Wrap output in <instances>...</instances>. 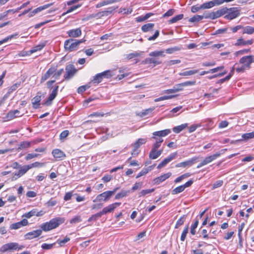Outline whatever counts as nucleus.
Segmentation results:
<instances>
[{
    "label": "nucleus",
    "instance_id": "1",
    "mask_svg": "<svg viewBox=\"0 0 254 254\" xmlns=\"http://www.w3.org/2000/svg\"><path fill=\"white\" fill-rule=\"evenodd\" d=\"M64 221V219L62 217H56L51 219L50 221L42 224L40 225L41 229L47 232L51 230L55 229Z\"/></svg>",
    "mask_w": 254,
    "mask_h": 254
},
{
    "label": "nucleus",
    "instance_id": "2",
    "mask_svg": "<svg viewBox=\"0 0 254 254\" xmlns=\"http://www.w3.org/2000/svg\"><path fill=\"white\" fill-rule=\"evenodd\" d=\"M84 40H76L70 39L65 41L64 43V47L65 51L68 52H72L77 49L80 44L84 42Z\"/></svg>",
    "mask_w": 254,
    "mask_h": 254
},
{
    "label": "nucleus",
    "instance_id": "3",
    "mask_svg": "<svg viewBox=\"0 0 254 254\" xmlns=\"http://www.w3.org/2000/svg\"><path fill=\"white\" fill-rule=\"evenodd\" d=\"M24 248V245H20L16 242H11L3 245L0 248V252L4 253L9 251H20Z\"/></svg>",
    "mask_w": 254,
    "mask_h": 254
},
{
    "label": "nucleus",
    "instance_id": "4",
    "mask_svg": "<svg viewBox=\"0 0 254 254\" xmlns=\"http://www.w3.org/2000/svg\"><path fill=\"white\" fill-rule=\"evenodd\" d=\"M227 11L224 16V18L228 20H233L240 15L241 8L239 7L227 8Z\"/></svg>",
    "mask_w": 254,
    "mask_h": 254
},
{
    "label": "nucleus",
    "instance_id": "5",
    "mask_svg": "<svg viewBox=\"0 0 254 254\" xmlns=\"http://www.w3.org/2000/svg\"><path fill=\"white\" fill-rule=\"evenodd\" d=\"M112 75L111 71L107 70L96 74L93 76V79L91 82L94 83L98 84L102 81L103 78H109L112 77Z\"/></svg>",
    "mask_w": 254,
    "mask_h": 254
},
{
    "label": "nucleus",
    "instance_id": "6",
    "mask_svg": "<svg viewBox=\"0 0 254 254\" xmlns=\"http://www.w3.org/2000/svg\"><path fill=\"white\" fill-rule=\"evenodd\" d=\"M227 7H223L216 11H213L208 13L207 15L204 16V17L205 18L215 19L225 14L227 11Z\"/></svg>",
    "mask_w": 254,
    "mask_h": 254
},
{
    "label": "nucleus",
    "instance_id": "7",
    "mask_svg": "<svg viewBox=\"0 0 254 254\" xmlns=\"http://www.w3.org/2000/svg\"><path fill=\"white\" fill-rule=\"evenodd\" d=\"M65 73L64 77L65 80H69L71 79L77 72V69L75 68L74 65L68 64L65 68Z\"/></svg>",
    "mask_w": 254,
    "mask_h": 254
},
{
    "label": "nucleus",
    "instance_id": "8",
    "mask_svg": "<svg viewBox=\"0 0 254 254\" xmlns=\"http://www.w3.org/2000/svg\"><path fill=\"white\" fill-rule=\"evenodd\" d=\"M221 155V153L219 152H216V153L207 156L204 158L197 166V168H200L201 167L206 165L211 162H212L213 161L216 159L217 158H218Z\"/></svg>",
    "mask_w": 254,
    "mask_h": 254
},
{
    "label": "nucleus",
    "instance_id": "9",
    "mask_svg": "<svg viewBox=\"0 0 254 254\" xmlns=\"http://www.w3.org/2000/svg\"><path fill=\"white\" fill-rule=\"evenodd\" d=\"M192 183H193V181L191 180H190L189 181H188L187 182H186L185 184L175 188L174 189H173L172 190L171 193L172 194H174V195L177 194L179 193H181V192H183L185 190L186 188L191 186V185L192 184Z\"/></svg>",
    "mask_w": 254,
    "mask_h": 254
},
{
    "label": "nucleus",
    "instance_id": "10",
    "mask_svg": "<svg viewBox=\"0 0 254 254\" xmlns=\"http://www.w3.org/2000/svg\"><path fill=\"white\" fill-rule=\"evenodd\" d=\"M198 157H193L190 159L186 160L184 162H182L179 163H178L176 165V168H186L189 167L193 165L194 163L197 162V160Z\"/></svg>",
    "mask_w": 254,
    "mask_h": 254
},
{
    "label": "nucleus",
    "instance_id": "11",
    "mask_svg": "<svg viewBox=\"0 0 254 254\" xmlns=\"http://www.w3.org/2000/svg\"><path fill=\"white\" fill-rule=\"evenodd\" d=\"M178 153L177 152H174L170 154L167 158L162 160L158 165L157 168L161 169L165 166L172 160L175 159L177 156Z\"/></svg>",
    "mask_w": 254,
    "mask_h": 254
},
{
    "label": "nucleus",
    "instance_id": "12",
    "mask_svg": "<svg viewBox=\"0 0 254 254\" xmlns=\"http://www.w3.org/2000/svg\"><path fill=\"white\" fill-rule=\"evenodd\" d=\"M112 196V192H109V190L106 191L102 193L98 194L96 198L93 200V202L97 201H107Z\"/></svg>",
    "mask_w": 254,
    "mask_h": 254
},
{
    "label": "nucleus",
    "instance_id": "13",
    "mask_svg": "<svg viewBox=\"0 0 254 254\" xmlns=\"http://www.w3.org/2000/svg\"><path fill=\"white\" fill-rule=\"evenodd\" d=\"M121 204V202H115L109 205L108 206L104 207L101 212L103 215L106 214L108 213H111L114 211V210Z\"/></svg>",
    "mask_w": 254,
    "mask_h": 254
},
{
    "label": "nucleus",
    "instance_id": "14",
    "mask_svg": "<svg viewBox=\"0 0 254 254\" xmlns=\"http://www.w3.org/2000/svg\"><path fill=\"white\" fill-rule=\"evenodd\" d=\"M59 89V86L57 85L55 87L52 91V93L49 95V96L47 101L44 103V105L49 106L52 104L53 100L56 97L58 94V91Z\"/></svg>",
    "mask_w": 254,
    "mask_h": 254
},
{
    "label": "nucleus",
    "instance_id": "15",
    "mask_svg": "<svg viewBox=\"0 0 254 254\" xmlns=\"http://www.w3.org/2000/svg\"><path fill=\"white\" fill-rule=\"evenodd\" d=\"M142 63L144 64L153 65V66H155L156 65L161 64V61H159L158 58L151 57L146 58L142 61Z\"/></svg>",
    "mask_w": 254,
    "mask_h": 254
},
{
    "label": "nucleus",
    "instance_id": "16",
    "mask_svg": "<svg viewBox=\"0 0 254 254\" xmlns=\"http://www.w3.org/2000/svg\"><path fill=\"white\" fill-rule=\"evenodd\" d=\"M252 56H244L241 58L239 61L241 64H243L248 69L251 67V64L253 63Z\"/></svg>",
    "mask_w": 254,
    "mask_h": 254
},
{
    "label": "nucleus",
    "instance_id": "17",
    "mask_svg": "<svg viewBox=\"0 0 254 254\" xmlns=\"http://www.w3.org/2000/svg\"><path fill=\"white\" fill-rule=\"evenodd\" d=\"M146 141V138H140L138 139L133 144L134 149L133 152L132 153V155H137L138 154L137 149L140 147V145L145 144Z\"/></svg>",
    "mask_w": 254,
    "mask_h": 254
},
{
    "label": "nucleus",
    "instance_id": "18",
    "mask_svg": "<svg viewBox=\"0 0 254 254\" xmlns=\"http://www.w3.org/2000/svg\"><path fill=\"white\" fill-rule=\"evenodd\" d=\"M42 230L41 229L34 230L26 234L24 236V237L26 239H32L40 236L42 234Z\"/></svg>",
    "mask_w": 254,
    "mask_h": 254
},
{
    "label": "nucleus",
    "instance_id": "19",
    "mask_svg": "<svg viewBox=\"0 0 254 254\" xmlns=\"http://www.w3.org/2000/svg\"><path fill=\"white\" fill-rule=\"evenodd\" d=\"M55 71V67H51L48 69L46 72L41 77V83L44 82L45 81L49 79L51 76L54 77Z\"/></svg>",
    "mask_w": 254,
    "mask_h": 254
},
{
    "label": "nucleus",
    "instance_id": "20",
    "mask_svg": "<svg viewBox=\"0 0 254 254\" xmlns=\"http://www.w3.org/2000/svg\"><path fill=\"white\" fill-rule=\"evenodd\" d=\"M163 149H155L151 148L149 153V158L152 160L156 159L161 155Z\"/></svg>",
    "mask_w": 254,
    "mask_h": 254
},
{
    "label": "nucleus",
    "instance_id": "21",
    "mask_svg": "<svg viewBox=\"0 0 254 254\" xmlns=\"http://www.w3.org/2000/svg\"><path fill=\"white\" fill-rule=\"evenodd\" d=\"M254 43L253 39L245 40L242 37L237 39L236 43L234 44L235 46H246L251 45Z\"/></svg>",
    "mask_w": 254,
    "mask_h": 254
},
{
    "label": "nucleus",
    "instance_id": "22",
    "mask_svg": "<svg viewBox=\"0 0 254 254\" xmlns=\"http://www.w3.org/2000/svg\"><path fill=\"white\" fill-rule=\"evenodd\" d=\"M172 175L170 172L164 174L158 177L155 178L153 180L154 183L158 185L168 179Z\"/></svg>",
    "mask_w": 254,
    "mask_h": 254
},
{
    "label": "nucleus",
    "instance_id": "23",
    "mask_svg": "<svg viewBox=\"0 0 254 254\" xmlns=\"http://www.w3.org/2000/svg\"><path fill=\"white\" fill-rule=\"evenodd\" d=\"M67 33L70 37L76 38L78 37L81 35V30L80 28L72 29L68 31Z\"/></svg>",
    "mask_w": 254,
    "mask_h": 254
},
{
    "label": "nucleus",
    "instance_id": "24",
    "mask_svg": "<svg viewBox=\"0 0 254 254\" xmlns=\"http://www.w3.org/2000/svg\"><path fill=\"white\" fill-rule=\"evenodd\" d=\"M52 154L53 156L58 159H63L65 155L64 152L59 149H55L53 150Z\"/></svg>",
    "mask_w": 254,
    "mask_h": 254
},
{
    "label": "nucleus",
    "instance_id": "25",
    "mask_svg": "<svg viewBox=\"0 0 254 254\" xmlns=\"http://www.w3.org/2000/svg\"><path fill=\"white\" fill-rule=\"evenodd\" d=\"M171 131L170 129H166L160 131H154L152 133V135H157L158 137L162 138L168 135L171 133Z\"/></svg>",
    "mask_w": 254,
    "mask_h": 254
},
{
    "label": "nucleus",
    "instance_id": "26",
    "mask_svg": "<svg viewBox=\"0 0 254 254\" xmlns=\"http://www.w3.org/2000/svg\"><path fill=\"white\" fill-rule=\"evenodd\" d=\"M41 100V95H36L32 99V103L33 108L36 109L40 107Z\"/></svg>",
    "mask_w": 254,
    "mask_h": 254
},
{
    "label": "nucleus",
    "instance_id": "27",
    "mask_svg": "<svg viewBox=\"0 0 254 254\" xmlns=\"http://www.w3.org/2000/svg\"><path fill=\"white\" fill-rule=\"evenodd\" d=\"M19 113V111L18 110L10 111L7 113L6 116L4 117V119L6 121L12 120L13 119L17 118V117L15 115V113Z\"/></svg>",
    "mask_w": 254,
    "mask_h": 254
},
{
    "label": "nucleus",
    "instance_id": "28",
    "mask_svg": "<svg viewBox=\"0 0 254 254\" xmlns=\"http://www.w3.org/2000/svg\"><path fill=\"white\" fill-rule=\"evenodd\" d=\"M254 138V131L244 133L242 135V139L238 140L236 141H247L250 139Z\"/></svg>",
    "mask_w": 254,
    "mask_h": 254
},
{
    "label": "nucleus",
    "instance_id": "29",
    "mask_svg": "<svg viewBox=\"0 0 254 254\" xmlns=\"http://www.w3.org/2000/svg\"><path fill=\"white\" fill-rule=\"evenodd\" d=\"M149 56L151 57L158 58L159 57H164L165 55L164 54V50H160L151 52L149 54Z\"/></svg>",
    "mask_w": 254,
    "mask_h": 254
},
{
    "label": "nucleus",
    "instance_id": "30",
    "mask_svg": "<svg viewBox=\"0 0 254 254\" xmlns=\"http://www.w3.org/2000/svg\"><path fill=\"white\" fill-rule=\"evenodd\" d=\"M29 170L28 165H24L21 167L18 172L15 173V176L20 177L26 173Z\"/></svg>",
    "mask_w": 254,
    "mask_h": 254
},
{
    "label": "nucleus",
    "instance_id": "31",
    "mask_svg": "<svg viewBox=\"0 0 254 254\" xmlns=\"http://www.w3.org/2000/svg\"><path fill=\"white\" fill-rule=\"evenodd\" d=\"M188 126L187 123L182 124L181 125L175 127L173 128V131L176 133H179Z\"/></svg>",
    "mask_w": 254,
    "mask_h": 254
},
{
    "label": "nucleus",
    "instance_id": "32",
    "mask_svg": "<svg viewBox=\"0 0 254 254\" xmlns=\"http://www.w3.org/2000/svg\"><path fill=\"white\" fill-rule=\"evenodd\" d=\"M119 0H105L102 2L97 3L96 5V8H100L104 5H106L109 4H112L118 1Z\"/></svg>",
    "mask_w": 254,
    "mask_h": 254
},
{
    "label": "nucleus",
    "instance_id": "33",
    "mask_svg": "<svg viewBox=\"0 0 254 254\" xmlns=\"http://www.w3.org/2000/svg\"><path fill=\"white\" fill-rule=\"evenodd\" d=\"M235 70L238 73L244 72L248 69L243 64H241L240 62L235 64Z\"/></svg>",
    "mask_w": 254,
    "mask_h": 254
},
{
    "label": "nucleus",
    "instance_id": "34",
    "mask_svg": "<svg viewBox=\"0 0 254 254\" xmlns=\"http://www.w3.org/2000/svg\"><path fill=\"white\" fill-rule=\"evenodd\" d=\"M154 26V23H149L143 25L141 27V30L144 32L151 31L153 29V28Z\"/></svg>",
    "mask_w": 254,
    "mask_h": 254
},
{
    "label": "nucleus",
    "instance_id": "35",
    "mask_svg": "<svg viewBox=\"0 0 254 254\" xmlns=\"http://www.w3.org/2000/svg\"><path fill=\"white\" fill-rule=\"evenodd\" d=\"M154 109H155V107L145 109L144 110H143L142 111L140 112L138 115L140 117H143L145 116H147V115L152 114V113L154 110Z\"/></svg>",
    "mask_w": 254,
    "mask_h": 254
},
{
    "label": "nucleus",
    "instance_id": "36",
    "mask_svg": "<svg viewBox=\"0 0 254 254\" xmlns=\"http://www.w3.org/2000/svg\"><path fill=\"white\" fill-rule=\"evenodd\" d=\"M129 193H130L129 190H122L121 192L118 193L116 195L115 198L116 199H119L123 198L124 197H126V196H127Z\"/></svg>",
    "mask_w": 254,
    "mask_h": 254
},
{
    "label": "nucleus",
    "instance_id": "37",
    "mask_svg": "<svg viewBox=\"0 0 254 254\" xmlns=\"http://www.w3.org/2000/svg\"><path fill=\"white\" fill-rule=\"evenodd\" d=\"M198 69H193V70H190L185 71L179 73V75L181 76H191L192 75H193L198 72Z\"/></svg>",
    "mask_w": 254,
    "mask_h": 254
},
{
    "label": "nucleus",
    "instance_id": "38",
    "mask_svg": "<svg viewBox=\"0 0 254 254\" xmlns=\"http://www.w3.org/2000/svg\"><path fill=\"white\" fill-rule=\"evenodd\" d=\"M243 32L244 34H252L254 33V27L250 26H247L243 27Z\"/></svg>",
    "mask_w": 254,
    "mask_h": 254
},
{
    "label": "nucleus",
    "instance_id": "39",
    "mask_svg": "<svg viewBox=\"0 0 254 254\" xmlns=\"http://www.w3.org/2000/svg\"><path fill=\"white\" fill-rule=\"evenodd\" d=\"M18 35V34L17 33H15L14 34L9 35V36H7V37H5V38L2 39V40L0 41V45H2V44H3L4 43L7 42L9 40H11L13 38H17Z\"/></svg>",
    "mask_w": 254,
    "mask_h": 254
},
{
    "label": "nucleus",
    "instance_id": "40",
    "mask_svg": "<svg viewBox=\"0 0 254 254\" xmlns=\"http://www.w3.org/2000/svg\"><path fill=\"white\" fill-rule=\"evenodd\" d=\"M53 5L52 3H48L45 5H44L43 6H39L35 9H34V12L36 13V14L38 13V12H40V11L46 9L51 6Z\"/></svg>",
    "mask_w": 254,
    "mask_h": 254
},
{
    "label": "nucleus",
    "instance_id": "41",
    "mask_svg": "<svg viewBox=\"0 0 254 254\" xmlns=\"http://www.w3.org/2000/svg\"><path fill=\"white\" fill-rule=\"evenodd\" d=\"M184 17V14H180L179 15H177L174 17L172 18L169 21V23L172 24L177 22V21L182 19Z\"/></svg>",
    "mask_w": 254,
    "mask_h": 254
},
{
    "label": "nucleus",
    "instance_id": "42",
    "mask_svg": "<svg viewBox=\"0 0 254 254\" xmlns=\"http://www.w3.org/2000/svg\"><path fill=\"white\" fill-rule=\"evenodd\" d=\"M46 163H40L39 162H35L31 164L27 165L29 170L32 168H41L45 166Z\"/></svg>",
    "mask_w": 254,
    "mask_h": 254
},
{
    "label": "nucleus",
    "instance_id": "43",
    "mask_svg": "<svg viewBox=\"0 0 254 254\" xmlns=\"http://www.w3.org/2000/svg\"><path fill=\"white\" fill-rule=\"evenodd\" d=\"M117 8V7H115L114 6L108 7L107 10L101 11L102 15H103V16H108L109 14H111L113 11H114Z\"/></svg>",
    "mask_w": 254,
    "mask_h": 254
},
{
    "label": "nucleus",
    "instance_id": "44",
    "mask_svg": "<svg viewBox=\"0 0 254 254\" xmlns=\"http://www.w3.org/2000/svg\"><path fill=\"white\" fill-rule=\"evenodd\" d=\"M82 5L81 4H77L76 5H73L72 6H71L70 7H69L67 10L66 12H64L63 14H62V16H64L67 13H69L70 12H72L73 11L76 10V9L79 8L80 7H81Z\"/></svg>",
    "mask_w": 254,
    "mask_h": 254
},
{
    "label": "nucleus",
    "instance_id": "45",
    "mask_svg": "<svg viewBox=\"0 0 254 254\" xmlns=\"http://www.w3.org/2000/svg\"><path fill=\"white\" fill-rule=\"evenodd\" d=\"M199 221L198 219L195 220L193 224L190 227V232L191 234L194 235L196 233L195 229L197 228Z\"/></svg>",
    "mask_w": 254,
    "mask_h": 254
},
{
    "label": "nucleus",
    "instance_id": "46",
    "mask_svg": "<svg viewBox=\"0 0 254 254\" xmlns=\"http://www.w3.org/2000/svg\"><path fill=\"white\" fill-rule=\"evenodd\" d=\"M102 216V214L101 211L92 215L90 217H89L88 219V222H91L92 221H96L98 218H100Z\"/></svg>",
    "mask_w": 254,
    "mask_h": 254
},
{
    "label": "nucleus",
    "instance_id": "47",
    "mask_svg": "<svg viewBox=\"0 0 254 254\" xmlns=\"http://www.w3.org/2000/svg\"><path fill=\"white\" fill-rule=\"evenodd\" d=\"M204 16L202 15H196L191 17L189 19V21L191 22H198L203 18Z\"/></svg>",
    "mask_w": 254,
    "mask_h": 254
},
{
    "label": "nucleus",
    "instance_id": "48",
    "mask_svg": "<svg viewBox=\"0 0 254 254\" xmlns=\"http://www.w3.org/2000/svg\"><path fill=\"white\" fill-rule=\"evenodd\" d=\"M213 6H214V4L213 0L205 2L201 4V7H202V9L210 8Z\"/></svg>",
    "mask_w": 254,
    "mask_h": 254
},
{
    "label": "nucleus",
    "instance_id": "49",
    "mask_svg": "<svg viewBox=\"0 0 254 254\" xmlns=\"http://www.w3.org/2000/svg\"><path fill=\"white\" fill-rule=\"evenodd\" d=\"M31 142L29 141H23L20 143L18 147V149H23L28 148L30 146Z\"/></svg>",
    "mask_w": 254,
    "mask_h": 254
},
{
    "label": "nucleus",
    "instance_id": "50",
    "mask_svg": "<svg viewBox=\"0 0 254 254\" xmlns=\"http://www.w3.org/2000/svg\"><path fill=\"white\" fill-rule=\"evenodd\" d=\"M174 97H175L174 95L164 96H162V97H160L158 98H156L154 100V102H157L161 101L171 99L174 98Z\"/></svg>",
    "mask_w": 254,
    "mask_h": 254
},
{
    "label": "nucleus",
    "instance_id": "51",
    "mask_svg": "<svg viewBox=\"0 0 254 254\" xmlns=\"http://www.w3.org/2000/svg\"><path fill=\"white\" fill-rule=\"evenodd\" d=\"M186 219V217L185 215L182 216L181 218H180L178 221L176 222V225H175V228H179L180 226L182 225Z\"/></svg>",
    "mask_w": 254,
    "mask_h": 254
},
{
    "label": "nucleus",
    "instance_id": "52",
    "mask_svg": "<svg viewBox=\"0 0 254 254\" xmlns=\"http://www.w3.org/2000/svg\"><path fill=\"white\" fill-rule=\"evenodd\" d=\"M64 70L63 68L57 70V69L55 67L54 78L55 79H58L64 72Z\"/></svg>",
    "mask_w": 254,
    "mask_h": 254
},
{
    "label": "nucleus",
    "instance_id": "53",
    "mask_svg": "<svg viewBox=\"0 0 254 254\" xmlns=\"http://www.w3.org/2000/svg\"><path fill=\"white\" fill-rule=\"evenodd\" d=\"M35 209H33L29 212L24 214L22 215V217H25L26 218H30L33 216H35Z\"/></svg>",
    "mask_w": 254,
    "mask_h": 254
},
{
    "label": "nucleus",
    "instance_id": "54",
    "mask_svg": "<svg viewBox=\"0 0 254 254\" xmlns=\"http://www.w3.org/2000/svg\"><path fill=\"white\" fill-rule=\"evenodd\" d=\"M188 230H189V225H187L185 227V229H184V230L182 233V235L181 236V240L182 241H185V240L186 238L187 234L188 233Z\"/></svg>",
    "mask_w": 254,
    "mask_h": 254
},
{
    "label": "nucleus",
    "instance_id": "55",
    "mask_svg": "<svg viewBox=\"0 0 254 254\" xmlns=\"http://www.w3.org/2000/svg\"><path fill=\"white\" fill-rule=\"evenodd\" d=\"M90 87V86L89 84L81 86L77 88V92L79 94L82 93L87 89H88Z\"/></svg>",
    "mask_w": 254,
    "mask_h": 254
},
{
    "label": "nucleus",
    "instance_id": "56",
    "mask_svg": "<svg viewBox=\"0 0 254 254\" xmlns=\"http://www.w3.org/2000/svg\"><path fill=\"white\" fill-rule=\"evenodd\" d=\"M45 46V45L44 44H39V45L35 46V47L33 48L30 50V52H31V53H33L37 51H40Z\"/></svg>",
    "mask_w": 254,
    "mask_h": 254
},
{
    "label": "nucleus",
    "instance_id": "57",
    "mask_svg": "<svg viewBox=\"0 0 254 254\" xmlns=\"http://www.w3.org/2000/svg\"><path fill=\"white\" fill-rule=\"evenodd\" d=\"M154 191V189H147V190H142L139 193V196H144L147 194H149L151 193Z\"/></svg>",
    "mask_w": 254,
    "mask_h": 254
},
{
    "label": "nucleus",
    "instance_id": "58",
    "mask_svg": "<svg viewBox=\"0 0 254 254\" xmlns=\"http://www.w3.org/2000/svg\"><path fill=\"white\" fill-rule=\"evenodd\" d=\"M181 50V48L175 46L172 48H168L166 50V52L167 54H171L176 51H179Z\"/></svg>",
    "mask_w": 254,
    "mask_h": 254
},
{
    "label": "nucleus",
    "instance_id": "59",
    "mask_svg": "<svg viewBox=\"0 0 254 254\" xmlns=\"http://www.w3.org/2000/svg\"><path fill=\"white\" fill-rule=\"evenodd\" d=\"M70 238L69 237H65L63 240H58L57 242L60 245L61 247H63L66 243L68 242Z\"/></svg>",
    "mask_w": 254,
    "mask_h": 254
},
{
    "label": "nucleus",
    "instance_id": "60",
    "mask_svg": "<svg viewBox=\"0 0 254 254\" xmlns=\"http://www.w3.org/2000/svg\"><path fill=\"white\" fill-rule=\"evenodd\" d=\"M250 52H251L250 49H244V50H241L236 52L235 53V56H238L239 55H244L245 54L249 53H250Z\"/></svg>",
    "mask_w": 254,
    "mask_h": 254
},
{
    "label": "nucleus",
    "instance_id": "61",
    "mask_svg": "<svg viewBox=\"0 0 254 254\" xmlns=\"http://www.w3.org/2000/svg\"><path fill=\"white\" fill-rule=\"evenodd\" d=\"M22 226L20 222H18L13 224H12L10 226V229L11 230H17L20 228H21Z\"/></svg>",
    "mask_w": 254,
    "mask_h": 254
},
{
    "label": "nucleus",
    "instance_id": "62",
    "mask_svg": "<svg viewBox=\"0 0 254 254\" xmlns=\"http://www.w3.org/2000/svg\"><path fill=\"white\" fill-rule=\"evenodd\" d=\"M150 169H146L145 168L143 169L136 176V178L137 179L142 176H144L147 174L149 172Z\"/></svg>",
    "mask_w": 254,
    "mask_h": 254
},
{
    "label": "nucleus",
    "instance_id": "63",
    "mask_svg": "<svg viewBox=\"0 0 254 254\" xmlns=\"http://www.w3.org/2000/svg\"><path fill=\"white\" fill-rule=\"evenodd\" d=\"M181 63V61L180 60H173L167 61L166 62V64L167 66H171L174 64H180Z\"/></svg>",
    "mask_w": 254,
    "mask_h": 254
},
{
    "label": "nucleus",
    "instance_id": "64",
    "mask_svg": "<svg viewBox=\"0 0 254 254\" xmlns=\"http://www.w3.org/2000/svg\"><path fill=\"white\" fill-rule=\"evenodd\" d=\"M223 181L222 180H218L216 181L213 185L212 189H215L216 188L220 187L223 185Z\"/></svg>",
    "mask_w": 254,
    "mask_h": 254
}]
</instances>
